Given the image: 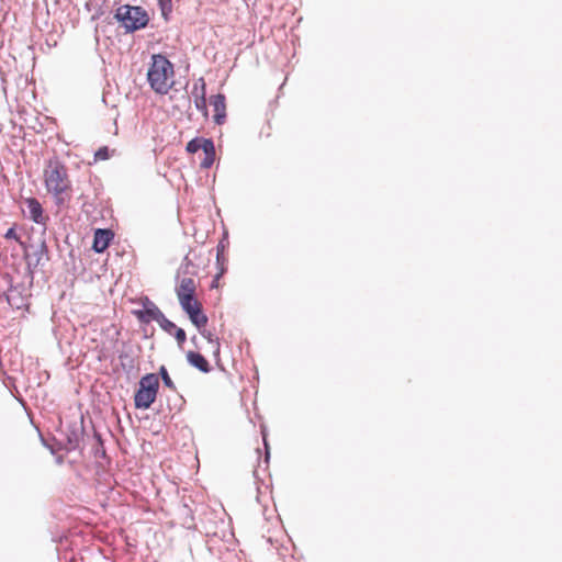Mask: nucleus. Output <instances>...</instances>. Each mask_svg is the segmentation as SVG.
Segmentation results:
<instances>
[{
    "label": "nucleus",
    "instance_id": "obj_3",
    "mask_svg": "<svg viewBox=\"0 0 562 562\" xmlns=\"http://www.w3.org/2000/svg\"><path fill=\"white\" fill-rule=\"evenodd\" d=\"M115 19L127 33L144 29L149 21L147 12L142 7L121 5L116 9Z\"/></svg>",
    "mask_w": 562,
    "mask_h": 562
},
{
    "label": "nucleus",
    "instance_id": "obj_29",
    "mask_svg": "<svg viewBox=\"0 0 562 562\" xmlns=\"http://www.w3.org/2000/svg\"><path fill=\"white\" fill-rule=\"evenodd\" d=\"M263 442H265V448H266V462H268L269 458H270V452H269L268 442L265 437H263Z\"/></svg>",
    "mask_w": 562,
    "mask_h": 562
},
{
    "label": "nucleus",
    "instance_id": "obj_7",
    "mask_svg": "<svg viewBox=\"0 0 562 562\" xmlns=\"http://www.w3.org/2000/svg\"><path fill=\"white\" fill-rule=\"evenodd\" d=\"M85 432L83 422L80 423L74 422L66 426L65 429V438H66V449L68 451L76 450L80 447V442L82 441Z\"/></svg>",
    "mask_w": 562,
    "mask_h": 562
},
{
    "label": "nucleus",
    "instance_id": "obj_24",
    "mask_svg": "<svg viewBox=\"0 0 562 562\" xmlns=\"http://www.w3.org/2000/svg\"><path fill=\"white\" fill-rule=\"evenodd\" d=\"M110 158V149L106 146L100 147L94 153V160H106Z\"/></svg>",
    "mask_w": 562,
    "mask_h": 562
},
{
    "label": "nucleus",
    "instance_id": "obj_12",
    "mask_svg": "<svg viewBox=\"0 0 562 562\" xmlns=\"http://www.w3.org/2000/svg\"><path fill=\"white\" fill-rule=\"evenodd\" d=\"M0 301L7 302L8 305L16 310L21 308L24 305V297L21 291L13 285H10L7 292L0 294Z\"/></svg>",
    "mask_w": 562,
    "mask_h": 562
},
{
    "label": "nucleus",
    "instance_id": "obj_13",
    "mask_svg": "<svg viewBox=\"0 0 562 562\" xmlns=\"http://www.w3.org/2000/svg\"><path fill=\"white\" fill-rule=\"evenodd\" d=\"M176 293L180 302L187 296L189 300H194L195 296V282L192 278H183L180 281L179 286L176 289Z\"/></svg>",
    "mask_w": 562,
    "mask_h": 562
},
{
    "label": "nucleus",
    "instance_id": "obj_17",
    "mask_svg": "<svg viewBox=\"0 0 562 562\" xmlns=\"http://www.w3.org/2000/svg\"><path fill=\"white\" fill-rule=\"evenodd\" d=\"M211 138L205 137H194L187 144V151L190 154H195L200 149L203 150L205 143H207Z\"/></svg>",
    "mask_w": 562,
    "mask_h": 562
},
{
    "label": "nucleus",
    "instance_id": "obj_4",
    "mask_svg": "<svg viewBox=\"0 0 562 562\" xmlns=\"http://www.w3.org/2000/svg\"><path fill=\"white\" fill-rule=\"evenodd\" d=\"M159 389V379L155 373H147L140 378L138 389L134 395V405L138 409H147L155 402Z\"/></svg>",
    "mask_w": 562,
    "mask_h": 562
},
{
    "label": "nucleus",
    "instance_id": "obj_18",
    "mask_svg": "<svg viewBox=\"0 0 562 562\" xmlns=\"http://www.w3.org/2000/svg\"><path fill=\"white\" fill-rule=\"evenodd\" d=\"M191 94L193 99L196 98H206V88H205V81L203 78H199L192 87Z\"/></svg>",
    "mask_w": 562,
    "mask_h": 562
},
{
    "label": "nucleus",
    "instance_id": "obj_28",
    "mask_svg": "<svg viewBox=\"0 0 562 562\" xmlns=\"http://www.w3.org/2000/svg\"><path fill=\"white\" fill-rule=\"evenodd\" d=\"M223 252H224V245L223 243L221 241L218 245H217V252H216V260L217 262H220L222 256H223Z\"/></svg>",
    "mask_w": 562,
    "mask_h": 562
},
{
    "label": "nucleus",
    "instance_id": "obj_11",
    "mask_svg": "<svg viewBox=\"0 0 562 562\" xmlns=\"http://www.w3.org/2000/svg\"><path fill=\"white\" fill-rule=\"evenodd\" d=\"M24 204L26 205L27 211L23 210V212L30 220H32L36 224H43L45 222V217L43 215V207L35 198L25 199Z\"/></svg>",
    "mask_w": 562,
    "mask_h": 562
},
{
    "label": "nucleus",
    "instance_id": "obj_27",
    "mask_svg": "<svg viewBox=\"0 0 562 562\" xmlns=\"http://www.w3.org/2000/svg\"><path fill=\"white\" fill-rule=\"evenodd\" d=\"M4 237L7 239H16L18 238V235H16V232L13 227H10L7 233L4 234Z\"/></svg>",
    "mask_w": 562,
    "mask_h": 562
},
{
    "label": "nucleus",
    "instance_id": "obj_19",
    "mask_svg": "<svg viewBox=\"0 0 562 562\" xmlns=\"http://www.w3.org/2000/svg\"><path fill=\"white\" fill-rule=\"evenodd\" d=\"M157 324L160 326V328L166 331L168 335H172L173 331L178 328V326L169 321L165 314L162 315V317L157 322Z\"/></svg>",
    "mask_w": 562,
    "mask_h": 562
},
{
    "label": "nucleus",
    "instance_id": "obj_6",
    "mask_svg": "<svg viewBox=\"0 0 562 562\" xmlns=\"http://www.w3.org/2000/svg\"><path fill=\"white\" fill-rule=\"evenodd\" d=\"M133 314L144 324L157 323L164 315L160 308L147 296L142 299V308L133 311Z\"/></svg>",
    "mask_w": 562,
    "mask_h": 562
},
{
    "label": "nucleus",
    "instance_id": "obj_26",
    "mask_svg": "<svg viewBox=\"0 0 562 562\" xmlns=\"http://www.w3.org/2000/svg\"><path fill=\"white\" fill-rule=\"evenodd\" d=\"M94 437H95V439H97V441H98V445L100 446V447H98V448L95 449L94 454H95V456H104V454H105V451H104V449H103V443H102L101 436H100L98 432H94Z\"/></svg>",
    "mask_w": 562,
    "mask_h": 562
},
{
    "label": "nucleus",
    "instance_id": "obj_8",
    "mask_svg": "<svg viewBox=\"0 0 562 562\" xmlns=\"http://www.w3.org/2000/svg\"><path fill=\"white\" fill-rule=\"evenodd\" d=\"M114 238V233L109 228H98L94 231L92 249L97 254L103 252Z\"/></svg>",
    "mask_w": 562,
    "mask_h": 562
},
{
    "label": "nucleus",
    "instance_id": "obj_23",
    "mask_svg": "<svg viewBox=\"0 0 562 562\" xmlns=\"http://www.w3.org/2000/svg\"><path fill=\"white\" fill-rule=\"evenodd\" d=\"M194 105H195L198 111H200L204 116H207L206 98H196V99H194Z\"/></svg>",
    "mask_w": 562,
    "mask_h": 562
},
{
    "label": "nucleus",
    "instance_id": "obj_21",
    "mask_svg": "<svg viewBox=\"0 0 562 562\" xmlns=\"http://www.w3.org/2000/svg\"><path fill=\"white\" fill-rule=\"evenodd\" d=\"M119 359H120L121 366L124 369L131 370L135 367L134 357L128 355L127 352H121L119 355Z\"/></svg>",
    "mask_w": 562,
    "mask_h": 562
},
{
    "label": "nucleus",
    "instance_id": "obj_16",
    "mask_svg": "<svg viewBox=\"0 0 562 562\" xmlns=\"http://www.w3.org/2000/svg\"><path fill=\"white\" fill-rule=\"evenodd\" d=\"M202 337H204L210 345H212L213 355L218 358L221 351V344L218 338L214 337L213 333L207 330L205 327L196 328Z\"/></svg>",
    "mask_w": 562,
    "mask_h": 562
},
{
    "label": "nucleus",
    "instance_id": "obj_10",
    "mask_svg": "<svg viewBox=\"0 0 562 562\" xmlns=\"http://www.w3.org/2000/svg\"><path fill=\"white\" fill-rule=\"evenodd\" d=\"M225 95L222 93H217L212 95L210 99V104L214 110V123L217 125H222L226 120V104H225Z\"/></svg>",
    "mask_w": 562,
    "mask_h": 562
},
{
    "label": "nucleus",
    "instance_id": "obj_9",
    "mask_svg": "<svg viewBox=\"0 0 562 562\" xmlns=\"http://www.w3.org/2000/svg\"><path fill=\"white\" fill-rule=\"evenodd\" d=\"M47 246L45 241H41L36 246H31L30 250H26L25 257L29 267H37L42 263L44 258H47Z\"/></svg>",
    "mask_w": 562,
    "mask_h": 562
},
{
    "label": "nucleus",
    "instance_id": "obj_25",
    "mask_svg": "<svg viewBox=\"0 0 562 562\" xmlns=\"http://www.w3.org/2000/svg\"><path fill=\"white\" fill-rule=\"evenodd\" d=\"M172 336L176 338L179 346H182L184 344V341L187 340L186 331L180 327H178L173 331Z\"/></svg>",
    "mask_w": 562,
    "mask_h": 562
},
{
    "label": "nucleus",
    "instance_id": "obj_5",
    "mask_svg": "<svg viewBox=\"0 0 562 562\" xmlns=\"http://www.w3.org/2000/svg\"><path fill=\"white\" fill-rule=\"evenodd\" d=\"M182 311L189 316L191 323L196 327H205L207 324V316L203 313L201 304L194 300H189L187 296L183 302L179 303Z\"/></svg>",
    "mask_w": 562,
    "mask_h": 562
},
{
    "label": "nucleus",
    "instance_id": "obj_22",
    "mask_svg": "<svg viewBox=\"0 0 562 562\" xmlns=\"http://www.w3.org/2000/svg\"><path fill=\"white\" fill-rule=\"evenodd\" d=\"M158 5L160 8L162 16L167 20L168 15L172 11V0H158Z\"/></svg>",
    "mask_w": 562,
    "mask_h": 562
},
{
    "label": "nucleus",
    "instance_id": "obj_15",
    "mask_svg": "<svg viewBox=\"0 0 562 562\" xmlns=\"http://www.w3.org/2000/svg\"><path fill=\"white\" fill-rule=\"evenodd\" d=\"M204 157L200 164L202 169H209L212 167L215 160V146L214 142L210 139L207 143H205V146L203 148Z\"/></svg>",
    "mask_w": 562,
    "mask_h": 562
},
{
    "label": "nucleus",
    "instance_id": "obj_2",
    "mask_svg": "<svg viewBox=\"0 0 562 562\" xmlns=\"http://www.w3.org/2000/svg\"><path fill=\"white\" fill-rule=\"evenodd\" d=\"M173 76L172 64L161 54L151 56V64L147 71V81L150 88L159 94H166L171 88Z\"/></svg>",
    "mask_w": 562,
    "mask_h": 562
},
{
    "label": "nucleus",
    "instance_id": "obj_14",
    "mask_svg": "<svg viewBox=\"0 0 562 562\" xmlns=\"http://www.w3.org/2000/svg\"><path fill=\"white\" fill-rule=\"evenodd\" d=\"M187 361L190 366L203 373L211 372L212 368L203 355L196 351L187 352Z\"/></svg>",
    "mask_w": 562,
    "mask_h": 562
},
{
    "label": "nucleus",
    "instance_id": "obj_1",
    "mask_svg": "<svg viewBox=\"0 0 562 562\" xmlns=\"http://www.w3.org/2000/svg\"><path fill=\"white\" fill-rule=\"evenodd\" d=\"M45 186L47 191L54 195L56 205L63 206L70 200L67 169L59 161L49 162L45 171Z\"/></svg>",
    "mask_w": 562,
    "mask_h": 562
},
{
    "label": "nucleus",
    "instance_id": "obj_20",
    "mask_svg": "<svg viewBox=\"0 0 562 562\" xmlns=\"http://www.w3.org/2000/svg\"><path fill=\"white\" fill-rule=\"evenodd\" d=\"M159 375H160L162 383L166 387H168L172 391H176V385H175L173 381L171 380V378L168 373V370L165 366H161L159 368Z\"/></svg>",
    "mask_w": 562,
    "mask_h": 562
},
{
    "label": "nucleus",
    "instance_id": "obj_30",
    "mask_svg": "<svg viewBox=\"0 0 562 562\" xmlns=\"http://www.w3.org/2000/svg\"><path fill=\"white\" fill-rule=\"evenodd\" d=\"M191 341H192L193 344H196V336H193V337L191 338Z\"/></svg>",
    "mask_w": 562,
    "mask_h": 562
}]
</instances>
